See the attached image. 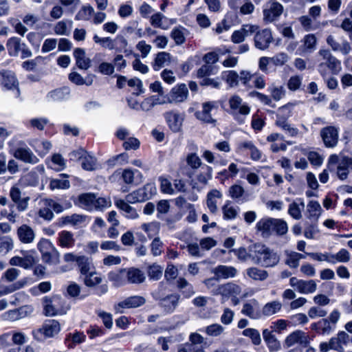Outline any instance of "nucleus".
Wrapping results in <instances>:
<instances>
[{
	"mask_svg": "<svg viewBox=\"0 0 352 352\" xmlns=\"http://www.w3.org/2000/svg\"><path fill=\"white\" fill-rule=\"evenodd\" d=\"M256 229L262 237L269 238L274 234L285 235L288 231V226L283 219L267 217L260 219L256 223Z\"/></svg>",
	"mask_w": 352,
	"mask_h": 352,
	"instance_id": "obj_1",
	"label": "nucleus"
},
{
	"mask_svg": "<svg viewBox=\"0 0 352 352\" xmlns=\"http://www.w3.org/2000/svg\"><path fill=\"white\" fill-rule=\"evenodd\" d=\"M10 153L19 160L25 164H36L39 162L38 158L26 145L24 141L19 140L17 136H14L8 142Z\"/></svg>",
	"mask_w": 352,
	"mask_h": 352,
	"instance_id": "obj_2",
	"label": "nucleus"
},
{
	"mask_svg": "<svg viewBox=\"0 0 352 352\" xmlns=\"http://www.w3.org/2000/svg\"><path fill=\"white\" fill-rule=\"evenodd\" d=\"M252 260L265 267H274L279 262V256L265 245L256 243L252 245Z\"/></svg>",
	"mask_w": 352,
	"mask_h": 352,
	"instance_id": "obj_3",
	"label": "nucleus"
},
{
	"mask_svg": "<svg viewBox=\"0 0 352 352\" xmlns=\"http://www.w3.org/2000/svg\"><path fill=\"white\" fill-rule=\"evenodd\" d=\"M318 54L322 58V61L318 66V71L322 76L326 77L327 76L328 69L333 74H338L341 71L340 60L333 56L329 50H320Z\"/></svg>",
	"mask_w": 352,
	"mask_h": 352,
	"instance_id": "obj_4",
	"label": "nucleus"
},
{
	"mask_svg": "<svg viewBox=\"0 0 352 352\" xmlns=\"http://www.w3.org/2000/svg\"><path fill=\"white\" fill-rule=\"evenodd\" d=\"M44 263L56 265L60 262V253L48 239H42L37 244Z\"/></svg>",
	"mask_w": 352,
	"mask_h": 352,
	"instance_id": "obj_5",
	"label": "nucleus"
},
{
	"mask_svg": "<svg viewBox=\"0 0 352 352\" xmlns=\"http://www.w3.org/2000/svg\"><path fill=\"white\" fill-rule=\"evenodd\" d=\"M228 102L231 114L235 120L239 124L244 123V117L250 114V107L247 103L243 102L242 98L237 95L231 96Z\"/></svg>",
	"mask_w": 352,
	"mask_h": 352,
	"instance_id": "obj_6",
	"label": "nucleus"
},
{
	"mask_svg": "<svg viewBox=\"0 0 352 352\" xmlns=\"http://www.w3.org/2000/svg\"><path fill=\"white\" fill-rule=\"evenodd\" d=\"M78 201L80 207L87 210H102L109 204L107 199L96 197L93 193H83L79 195Z\"/></svg>",
	"mask_w": 352,
	"mask_h": 352,
	"instance_id": "obj_7",
	"label": "nucleus"
},
{
	"mask_svg": "<svg viewBox=\"0 0 352 352\" xmlns=\"http://www.w3.org/2000/svg\"><path fill=\"white\" fill-rule=\"evenodd\" d=\"M44 311L46 316L63 314L65 311V300L58 295L52 297L45 296L43 299Z\"/></svg>",
	"mask_w": 352,
	"mask_h": 352,
	"instance_id": "obj_8",
	"label": "nucleus"
},
{
	"mask_svg": "<svg viewBox=\"0 0 352 352\" xmlns=\"http://www.w3.org/2000/svg\"><path fill=\"white\" fill-rule=\"evenodd\" d=\"M328 163L329 165L338 164L337 175L340 179L344 180L347 178L349 171L352 170V158L347 156L339 157L337 155H331Z\"/></svg>",
	"mask_w": 352,
	"mask_h": 352,
	"instance_id": "obj_9",
	"label": "nucleus"
},
{
	"mask_svg": "<svg viewBox=\"0 0 352 352\" xmlns=\"http://www.w3.org/2000/svg\"><path fill=\"white\" fill-rule=\"evenodd\" d=\"M6 47L10 56H18L21 53V58H26L32 56V51L27 45L21 42V38L18 37H12L9 38L6 43Z\"/></svg>",
	"mask_w": 352,
	"mask_h": 352,
	"instance_id": "obj_10",
	"label": "nucleus"
},
{
	"mask_svg": "<svg viewBox=\"0 0 352 352\" xmlns=\"http://www.w3.org/2000/svg\"><path fill=\"white\" fill-rule=\"evenodd\" d=\"M256 30L253 34L254 47L260 50H265L269 48L270 44L273 41V36L272 31L269 28H264L261 30L259 26L254 25Z\"/></svg>",
	"mask_w": 352,
	"mask_h": 352,
	"instance_id": "obj_11",
	"label": "nucleus"
},
{
	"mask_svg": "<svg viewBox=\"0 0 352 352\" xmlns=\"http://www.w3.org/2000/svg\"><path fill=\"white\" fill-rule=\"evenodd\" d=\"M155 193L156 188L154 185L152 184H147L142 188L128 194L126 196V200L127 202L131 204L143 202L151 199Z\"/></svg>",
	"mask_w": 352,
	"mask_h": 352,
	"instance_id": "obj_12",
	"label": "nucleus"
},
{
	"mask_svg": "<svg viewBox=\"0 0 352 352\" xmlns=\"http://www.w3.org/2000/svg\"><path fill=\"white\" fill-rule=\"evenodd\" d=\"M146 303V299L141 296H131L125 298L122 300L116 303L113 306L116 313H124L126 309H135L144 305Z\"/></svg>",
	"mask_w": 352,
	"mask_h": 352,
	"instance_id": "obj_13",
	"label": "nucleus"
},
{
	"mask_svg": "<svg viewBox=\"0 0 352 352\" xmlns=\"http://www.w3.org/2000/svg\"><path fill=\"white\" fill-rule=\"evenodd\" d=\"M186 165L181 166L179 171L183 175L192 178L195 171L202 165L200 157L194 153H189L186 158Z\"/></svg>",
	"mask_w": 352,
	"mask_h": 352,
	"instance_id": "obj_14",
	"label": "nucleus"
},
{
	"mask_svg": "<svg viewBox=\"0 0 352 352\" xmlns=\"http://www.w3.org/2000/svg\"><path fill=\"white\" fill-rule=\"evenodd\" d=\"M241 292V288L239 285L228 283L217 285L215 288L212 289L213 295H221L223 298H236Z\"/></svg>",
	"mask_w": 352,
	"mask_h": 352,
	"instance_id": "obj_15",
	"label": "nucleus"
},
{
	"mask_svg": "<svg viewBox=\"0 0 352 352\" xmlns=\"http://www.w3.org/2000/svg\"><path fill=\"white\" fill-rule=\"evenodd\" d=\"M283 12V6L276 1L269 2L263 10V20L272 23L279 19Z\"/></svg>",
	"mask_w": 352,
	"mask_h": 352,
	"instance_id": "obj_16",
	"label": "nucleus"
},
{
	"mask_svg": "<svg viewBox=\"0 0 352 352\" xmlns=\"http://www.w3.org/2000/svg\"><path fill=\"white\" fill-rule=\"evenodd\" d=\"M338 129L333 126L324 127L320 131V136L326 147L333 148L338 142Z\"/></svg>",
	"mask_w": 352,
	"mask_h": 352,
	"instance_id": "obj_17",
	"label": "nucleus"
},
{
	"mask_svg": "<svg viewBox=\"0 0 352 352\" xmlns=\"http://www.w3.org/2000/svg\"><path fill=\"white\" fill-rule=\"evenodd\" d=\"M217 102H206L203 103L202 110L196 111L195 116L198 120L205 123L215 124L216 120L212 118L211 111L213 109H217Z\"/></svg>",
	"mask_w": 352,
	"mask_h": 352,
	"instance_id": "obj_18",
	"label": "nucleus"
},
{
	"mask_svg": "<svg viewBox=\"0 0 352 352\" xmlns=\"http://www.w3.org/2000/svg\"><path fill=\"white\" fill-rule=\"evenodd\" d=\"M309 342V336L304 331H293L286 338L284 346L289 348L297 345L301 347H306Z\"/></svg>",
	"mask_w": 352,
	"mask_h": 352,
	"instance_id": "obj_19",
	"label": "nucleus"
},
{
	"mask_svg": "<svg viewBox=\"0 0 352 352\" xmlns=\"http://www.w3.org/2000/svg\"><path fill=\"white\" fill-rule=\"evenodd\" d=\"M164 118L168 124L169 129L173 132L180 131L184 116L177 111H170L164 114Z\"/></svg>",
	"mask_w": 352,
	"mask_h": 352,
	"instance_id": "obj_20",
	"label": "nucleus"
},
{
	"mask_svg": "<svg viewBox=\"0 0 352 352\" xmlns=\"http://www.w3.org/2000/svg\"><path fill=\"white\" fill-rule=\"evenodd\" d=\"M115 175H121L124 182L127 184L138 185L142 182V175L138 170L126 168L122 172L117 170L113 174L111 178Z\"/></svg>",
	"mask_w": 352,
	"mask_h": 352,
	"instance_id": "obj_21",
	"label": "nucleus"
},
{
	"mask_svg": "<svg viewBox=\"0 0 352 352\" xmlns=\"http://www.w3.org/2000/svg\"><path fill=\"white\" fill-rule=\"evenodd\" d=\"M16 236L21 243L30 244L34 241L36 233L30 226L22 224L16 229Z\"/></svg>",
	"mask_w": 352,
	"mask_h": 352,
	"instance_id": "obj_22",
	"label": "nucleus"
},
{
	"mask_svg": "<svg viewBox=\"0 0 352 352\" xmlns=\"http://www.w3.org/2000/svg\"><path fill=\"white\" fill-rule=\"evenodd\" d=\"M255 30L256 28L254 27L253 24H244L239 30H235L232 33L231 41L234 43H241L245 40L246 37L252 35Z\"/></svg>",
	"mask_w": 352,
	"mask_h": 352,
	"instance_id": "obj_23",
	"label": "nucleus"
},
{
	"mask_svg": "<svg viewBox=\"0 0 352 352\" xmlns=\"http://www.w3.org/2000/svg\"><path fill=\"white\" fill-rule=\"evenodd\" d=\"M190 342L186 343L182 348L179 349H186V351H204L206 342L204 338L197 333H192L189 338Z\"/></svg>",
	"mask_w": 352,
	"mask_h": 352,
	"instance_id": "obj_24",
	"label": "nucleus"
},
{
	"mask_svg": "<svg viewBox=\"0 0 352 352\" xmlns=\"http://www.w3.org/2000/svg\"><path fill=\"white\" fill-rule=\"evenodd\" d=\"M188 90L186 85L182 84L172 89L168 97L170 103L184 102L188 97Z\"/></svg>",
	"mask_w": 352,
	"mask_h": 352,
	"instance_id": "obj_25",
	"label": "nucleus"
},
{
	"mask_svg": "<svg viewBox=\"0 0 352 352\" xmlns=\"http://www.w3.org/2000/svg\"><path fill=\"white\" fill-rule=\"evenodd\" d=\"M212 272L216 278L220 280L234 277L237 274V270L232 266L220 265L213 268Z\"/></svg>",
	"mask_w": 352,
	"mask_h": 352,
	"instance_id": "obj_26",
	"label": "nucleus"
},
{
	"mask_svg": "<svg viewBox=\"0 0 352 352\" xmlns=\"http://www.w3.org/2000/svg\"><path fill=\"white\" fill-rule=\"evenodd\" d=\"M0 74L2 76L1 85L7 89H17L19 92V82L14 75L11 71L2 70L0 71Z\"/></svg>",
	"mask_w": 352,
	"mask_h": 352,
	"instance_id": "obj_27",
	"label": "nucleus"
},
{
	"mask_svg": "<svg viewBox=\"0 0 352 352\" xmlns=\"http://www.w3.org/2000/svg\"><path fill=\"white\" fill-rule=\"evenodd\" d=\"M228 195L233 200L239 204H242L249 200L244 188L239 184L231 186L228 190Z\"/></svg>",
	"mask_w": 352,
	"mask_h": 352,
	"instance_id": "obj_28",
	"label": "nucleus"
},
{
	"mask_svg": "<svg viewBox=\"0 0 352 352\" xmlns=\"http://www.w3.org/2000/svg\"><path fill=\"white\" fill-rule=\"evenodd\" d=\"M74 56L76 61V65L79 69L87 70L91 66V60L86 57L85 51L82 48H76L74 50Z\"/></svg>",
	"mask_w": 352,
	"mask_h": 352,
	"instance_id": "obj_29",
	"label": "nucleus"
},
{
	"mask_svg": "<svg viewBox=\"0 0 352 352\" xmlns=\"http://www.w3.org/2000/svg\"><path fill=\"white\" fill-rule=\"evenodd\" d=\"M257 306L258 302L256 300L245 302L243 305L241 313L252 319L259 318L261 314L257 309Z\"/></svg>",
	"mask_w": 352,
	"mask_h": 352,
	"instance_id": "obj_30",
	"label": "nucleus"
},
{
	"mask_svg": "<svg viewBox=\"0 0 352 352\" xmlns=\"http://www.w3.org/2000/svg\"><path fill=\"white\" fill-rule=\"evenodd\" d=\"M127 281L132 284H140L144 281L145 276L143 272L135 267L126 270L125 272Z\"/></svg>",
	"mask_w": 352,
	"mask_h": 352,
	"instance_id": "obj_31",
	"label": "nucleus"
},
{
	"mask_svg": "<svg viewBox=\"0 0 352 352\" xmlns=\"http://www.w3.org/2000/svg\"><path fill=\"white\" fill-rule=\"evenodd\" d=\"M179 296L177 294H170L160 300V305L165 311L173 312L178 305Z\"/></svg>",
	"mask_w": 352,
	"mask_h": 352,
	"instance_id": "obj_32",
	"label": "nucleus"
},
{
	"mask_svg": "<svg viewBox=\"0 0 352 352\" xmlns=\"http://www.w3.org/2000/svg\"><path fill=\"white\" fill-rule=\"evenodd\" d=\"M305 208V203L302 199H297L289 205L288 214L294 219L302 218V211Z\"/></svg>",
	"mask_w": 352,
	"mask_h": 352,
	"instance_id": "obj_33",
	"label": "nucleus"
},
{
	"mask_svg": "<svg viewBox=\"0 0 352 352\" xmlns=\"http://www.w3.org/2000/svg\"><path fill=\"white\" fill-rule=\"evenodd\" d=\"M115 205L124 212V215L128 219H135L139 216L136 210L129 206L126 200L118 199L115 201Z\"/></svg>",
	"mask_w": 352,
	"mask_h": 352,
	"instance_id": "obj_34",
	"label": "nucleus"
},
{
	"mask_svg": "<svg viewBox=\"0 0 352 352\" xmlns=\"http://www.w3.org/2000/svg\"><path fill=\"white\" fill-rule=\"evenodd\" d=\"M322 212L320 204L317 201L311 200L307 206V217L312 221H317Z\"/></svg>",
	"mask_w": 352,
	"mask_h": 352,
	"instance_id": "obj_35",
	"label": "nucleus"
},
{
	"mask_svg": "<svg viewBox=\"0 0 352 352\" xmlns=\"http://www.w3.org/2000/svg\"><path fill=\"white\" fill-rule=\"evenodd\" d=\"M80 278L82 280L84 284L89 287H95L100 284L102 280V278L97 275V272L95 271L94 268L87 274L80 276Z\"/></svg>",
	"mask_w": 352,
	"mask_h": 352,
	"instance_id": "obj_36",
	"label": "nucleus"
},
{
	"mask_svg": "<svg viewBox=\"0 0 352 352\" xmlns=\"http://www.w3.org/2000/svg\"><path fill=\"white\" fill-rule=\"evenodd\" d=\"M58 239L59 245L64 248H71L75 243L74 234L71 232L67 230H63L59 232Z\"/></svg>",
	"mask_w": 352,
	"mask_h": 352,
	"instance_id": "obj_37",
	"label": "nucleus"
},
{
	"mask_svg": "<svg viewBox=\"0 0 352 352\" xmlns=\"http://www.w3.org/2000/svg\"><path fill=\"white\" fill-rule=\"evenodd\" d=\"M272 332L273 331H263V336L269 351L274 352L280 349V343L277 338L272 335Z\"/></svg>",
	"mask_w": 352,
	"mask_h": 352,
	"instance_id": "obj_38",
	"label": "nucleus"
},
{
	"mask_svg": "<svg viewBox=\"0 0 352 352\" xmlns=\"http://www.w3.org/2000/svg\"><path fill=\"white\" fill-rule=\"evenodd\" d=\"M171 56L169 53L165 52H159L154 60L153 67L155 71L160 70L161 68L167 66L170 63Z\"/></svg>",
	"mask_w": 352,
	"mask_h": 352,
	"instance_id": "obj_39",
	"label": "nucleus"
},
{
	"mask_svg": "<svg viewBox=\"0 0 352 352\" xmlns=\"http://www.w3.org/2000/svg\"><path fill=\"white\" fill-rule=\"evenodd\" d=\"M275 124L283 131L287 132L292 137L296 136L298 133V129L292 126L287 121V118L283 116L277 115V119Z\"/></svg>",
	"mask_w": 352,
	"mask_h": 352,
	"instance_id": "obj_40",
	"label": "nucleus"
},
{
	"mask_svg": "<svg viewBox=\"0 0 352 352\" xmlns=\"http://www.w3.org/2000/svg\"><path fill=\"white\" fill-rule=\"evenodd\" d=\"M282 303L278 300H273L266 303L262 308V314L271 316L279 312L282 309Z\"/></svg>",
	"mask_w": 352,
	"mask_h": 352,
	"instance_id": "obj_41",
	"label": "nucleus"
},
{
	"mask_svg": "<svg viewBox=\"0 0 352 352\" xmlns=\"http://www.w3.org/2000/svg\"><path fill=\"white\" fill-rule=\"evenodd\" d=\"M69 92V89L67 87L56 89L49 92L47 95V98L50 101L63 100L68 98Z\"/></svg>",
	"mask_w": 352,
	"mask_h": 352,
	"instance_id": "obj_42",
	"label": "nucleus"
},
{
	"mask_svg": "<svg viewBox=\"0 0 352 352\" xmlns=\"http://www.w3.org/2000/svg\"><path fill=\"white\" fill-rule=\"evenodd\" d=\"M125 272L126 269H122L118 272H111L108 274V278L115 287L122 286L126 283Z\"/></svg>",
	"mask_w": 352,
	"mask_h": 352,
	"instance_id": "obj_43",
	"label": "nucleus"
},
{
	"mask_svg": "<svg viewBox=\"0 0 352 352\" xmlns=\"http://www.w3.org/2000/svg\"><path fill=\"white\" fill-rule=\"evenodd\" d=\"M222 197L221 192L214 189L210 191L207 195V206L210 211L212 213H215L217 210V200L216 199H220Z\"/></svg>",
	"mask_w": 352,
	"mask_h": 352,
	"instance_id": "obj_44",
	"label": "nucleus"
},
{
	"mask_svg": "<svg viewBox=\"0 0 352 352\" xmlns=\"http://www.w3.org/2000/svg\"><path fill=\"white\" fill-rule=\"evenodd\" d=\"M246 274L250 278L259 281L265 280L268 277V273L266 270L256 267L248 268Z\"/></svg>",
	"mask_w": 352,
	"mask_h": 352,
	"instance_id": "obj_45",
	"label": "nucleus"
},
{
	"mask_svg": "<svg viewBox=\"0 0 352 352\" xmlns=\"http://www.w3.org/2000/svg\"><path fill=\"white\" fill-rule=\"evenodd\" d=\"M32 311V309L29 307H22L18 309L11 310L6 312L4 316L6 318L11 320H16L25 316Z\"/></svg>",
	"mask_w": 352,
	"mask_h": 352,
	"instance_id": "obj_46",
	"label": "nucleus"
},
{
	"mask_svg": "<svg viewBox=\"0 0 352 352\" xmlns=\"http://www.w3.org/2000/svg\"><path fill=\"white\" fill-rule=\"evenodd\" d=\"M76 264L80 272V276L87 274L94 268L91 261L85 256H79Z\"/></svg>",
	"mask_w": 352,
	"mask_h": 352,
	"instance_id": "obj_47",
	"label": "nucleus"
},
{
	"mask_svg": "<svg viewBox=\"0 0 352 352\" xmlns=\"http://www.w3.org/2000/svg\"><path fill=\"white\" fill-rule=\"evenodd\" d=\"M177 287L182 291L185 298H190L195 294L193 286L184 278H179L177 280Z\"/></svg>",
	"mask_w": 352,
	"mask_h": 352,
	"instance_id": "obj_48",
	"label": "nucleus"
},
{
	"mask_svg": "<svg viewBox=\"0 0 352 352\" xmlns=\"http://www.w3.org/2000/svg\"><path fill=\"white\" fill-rule=\"evenodd\" d=\"M317 289V284L314 280H302L300 283V286L298 292L303 294H312L316 292Z\"/></svg>",
	"mask_w": 352,
	"mask_h": 352,
	"instance_id": "obj_49",
	"label": "nucleus"
},
{
	"mask_svg": "<svg viewBox=\"0 0 352 352\" xmlns=\"http://www.w3.org/2000/svg\"><path fill=\"white\" fill-rule=\"evenodd\" d=\"M81 161V166L85 170L93 171L97 168L98 164L96 158L87 152Z\"/></svg>",
	"mask_w": 352,
	"mask_h": 352,
	"instance_id": "obj_50",
	"label": "nucleus"
},
{
	"mask_svg": "<svg viewBox=\"0 0 352 352\" xmlns=\"http://www.w3.org/2000/svg\"><path fill=\"white\" fill-rule=\"evenodd\" d=\"M272 99L279 101L285 96V89L283 86H278L275 84L270 85L267 88Z\"/></svg>",
	"mask_w": 352,
	"mask_h": 352,
	"instance_id": "obj_51",
	"label": "nucleus"
},
{
	"mask_svg": "<svg viewBox=\"0 0 352 352\" xmlns=\"http://www.w3.org/2000/svg\"><path fill=\"white\" fill-rule=\"evenodd\" d=\"M339 318H340V313L337 310H334L333 311L331 314H330V316H329V321L327 319H322L318 323V324L319 325H324V327H318L319 329L322 328L321 330H327L328 329H333V328H335L334 326H331L330 324V323L333 324H335L338 320H339Z\"/></svg>",
	"mask_w": 352,
	"mask_h": 352,
	"instance_id": "obj_52",
	"label": "nucleus"
},
{
	"mask_svg": "<svg viewBox=\"0 0 352 352\" xmlns=\"http://www.w3.org/2000/svg\"><path fill=\"white\" fill-rule=\"evenodd\" d=\"M331 264L347 263L351 259V255L347 250L342 248L336 254H331Z\"/></svg>",
	"mask_w": 352,
	"mask_h": 352,
	"instance_id": "obj_53",
	"label": "nucleus"
},
{
	"mask_svg": "<svg viewBox=\"0 0 352 352\" xmlns=\"http://www.w3.org/2000/svg\"><path fill=\"white\" fill-rule=\"evenodd\" d=\"M223 78L232 87L238 85L239 82V75L235 71H226L222 74Z\"/></svg>",
	"mask_w": 352,
	"mask_h": 352,
	"instance_id": "obj_54",
	"label": "nucleus"
},
{
	"mask_svg": "<svg viewBox=\"0 0 352 352\" xmlns=\"http://www.w3.org/2000/svg\"><path fill=\"white\" fill-rule=\"evenodd\" d=\"M94 12V10L92 6L89 5L84 6L80 9L78 12L76 14L75 19L76 20L88 21L90 19Z\"/></svg>",
	"mask_w": 352,
	"mask_h": 352,
	"instance_id": "obj_55",
	"label": "nucleus"
},
{
	"mask_svg": "<svg viewBox=\"0 0 352 352\" xmlns=\"http://www.w3.org/2000/svg\"><path fill=\"white\" fill-rule=\"evenodd\" d=\"M85 339V336L82 331H76L74 334H69L66 339L69 348H74L76 344L82 342Z\"/></svg>",
	"mask_w": 352,
	"mask_h": 352,
	"instance_id": "obj_56",
	"label": "nucleus"
},
{
	"mask_svg": "<svg viewBox=\"0 0 352 352\" xmlns=\"http://www.w3.org/2000/svg\"><path fill=\"white\" fill-rule=\"evenodd\" d=\"M163 274V267L157 264L150 265L148 269V276L150 279L158 280L161 278Z\"/></svg>",
	"mask_w": 352,
	"mask_h": 352,
	"instance_id": "obj_57",
	"label": "nucleus"
},
{
	"mask_svg": "<svg viewBox=\"0 0 352 352\" xmlns=\"http://www.w3.org/2000/svg\"><path fill=\"white\" fill-rule=\"evenodd\" d=\"M14 248V241L12 239L8 236L0 238V253L7 254Z\"/></svg>",
	"mask_w": 352,
	"mask_h": 352,
	"instance_id": "obj_58",
	"label": "nucleus"
},
{
	"mask_svg": "<svg viewBox=\"0 0 352 352\" xmlns=\"http://www.w3.org/2000/svg\"><path fill=\"white\" fill-rule=\"evenodd\" d=\"M86 217L82 214H74L70 216L63 217V222L65 224H72L73 226H78L85 221Z\"/></svg>",
	"mask_w": 352,
	"mask_h": 352,
	"instance_id": "obj_59",
	"label": "nucleus"
},
{
	"mask_svg": "<svg viewBox=\"0 0 352 352\" xmlns=\"http://www.w3.org/2000/svg\"><path fill=\"white\" fill-rule=\"evenodd\" d=\"M30 201V196L27 195L25 193H23V195L21 196L19 199L14 200L12 202L16 205L17 211L22 212L28 208Z\"/></svg>",
	"mask_w": 352,
	"mask_h": 352,
	"instance_id": "obj_60",
	"label": "nucleus"
},
{
	"mask_svg": "<svg viewBox=\"0 0 352 352\" xmlns=\"http://www.w3.org/2000/svg\"><path fill=\"white\" fill-rule=\"evenodd\" d=\"M70 186L69 180L65 179L61 177L60 178L52 179L50 183V188L54 189H67Z\"/></svg>",
	"mask_w": 352,
	"mask_h": 352,
	"instance_id": "obj_61",
	"label": "nucleus"
},
{
	"mask_svg": "<svg viewBox=\"0 0 352 352\" xmlns=\"http://www.w3.org/2000/svg\"><path fill=\"white\" fill-rule=\"evenodd\" d=\"M141 228L147 234L148 238H153L159 231V226L157 223L151 222L143 223Z\"/></svg>",
	"mask_w": 352,
	"mask_h": 352,
	"instance_id": "obj_62",
	"label": "nucleus"
},
{
	"mask_svg": "<svg viewBox=\"0 0 352 352\" xmlns=\"http://www.w3.org/2000/svg\"><path fill=\"white\" fill-rule=\"evenodd\" d=\"M223 218L225 219H233L236 218L238 212L235 208L230 206V202L228 201L222 208Z\"/></svg>",
	"mask_w": 352,
	"mask_h": 352,
	"instance_id": "obj_63",
	"label": "nucleus"
},
{
	"mask_svg": "<svg viewBox=\"0 0 352 352\" xmlns=\"http://www.w3.org/2000/svg\"><path fill=\"white\" fill-rule=\"evenodd\" d=\"M316 37L314 34H307L304 38V45L305 50L309 52H312L316 50Z\"/></svg>",
	"mask_w": 352,
	"mask_h": 352,
	"instance_id": "obj_64",
	"label": "nucleus"
}]
</instances>
